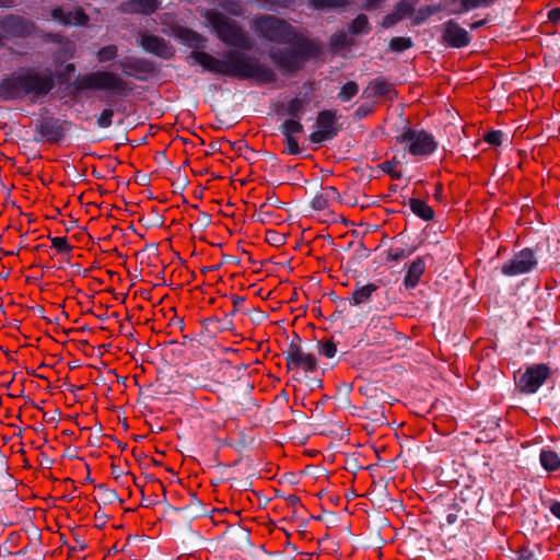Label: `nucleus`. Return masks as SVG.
Instances as JSON below:
<instances>
[{
	"label": "nucleus",
	"mask_w": 560,
	"mask_h": 560,
	"mask_svg": "<svg viewBox=\"0 0 560 560\" xmlns=\"http://www.w3.org/2000/svg\"><path fill=\"white\" fill-rule=\"evenodd\" d=\"M51 18L61 25H85L89 21L88 15L83 10L78 9L75 11H65L62 7H56L51 10Z\"/></svg>",
	"instance_id": "16"
},
{
	"label": "nucleus",
	"mask_w": 560,
	"mask_h": 560,
	"mask_svg": "<svg viewBox=\"0 0 560 560\" xmlns=\"http://www.w3.org/2000/svg\"><path fill=\"white\" fill-rule=\"evenodd\" d=\"M401 20H402V18L395 10H393V12L386 14L383 18L381 25L384 28H389V27L394 26L395 24H397Z\"/></svg>",
	"instance_id": "54"
},
{
	"label": "nucleus",
	"mask_w": 560,
	"mask_h": 560,
	"mask_svg": "<svg viewBox=\"0 0 560 560\" xmlns=\"http://www.w3.org/2000/svg\"><path fill=\"white\" fill-rule=\"evenodd\" d=\"M504 133L501 130H492L485 136V141L491 145L499 147L502 144Z\"/></svg>",
	"instance_id": "53"
},
{
	"label": "nucleus",
	"mask_w": 560,
	"mask_h": 560,
	"mask_svg": "<svg viewBox=\"0 0 560 560\" xmlns=\"http://www.w3.org/2000/svg\"><path fill=\"white\" fill-rule=\"evenodd\" d=\"M137 43L145 52L152 54L162 59H171L175 54V50L168 40L154 34L140 33L137 38Z\"/></svg>",
	"instance_id": "14"
},
{
	"label": "nucleus",
	"mask_w": 560,
	"mask_h": 560,
	"mask_svg": "<svg viewBox=\"0 0 560 560\" xmlns=\"http://www.w3.org/2000/svg\"><path fill=\"white\" fill-rule=\"evenodd\" d=\"M539 460L547 471H556L560 468V457L555 451L541 450Z\"/></svg>",
	"instance_id": "28"
},
{
	"label": "nucleus",
	"mask_w": 560,
	"mask_h": 560,
	"mask_svg": "<svg viewBox=\"0 0 560 560\" xmlns=\"http://www.w3.org/2000/svg\"><path fill=\"white\" fill-rule=\"evenodd\" d=\"M118 66L125 75L132 77L139 81H145L149 75L156 71L153 61L137 56L125 57L118 61Z\"/></svg>",
	"instance_id": "13"
},
{
	"label": "nucleus",
	"mask_w": 560,
	"mask_h": 560,
	"mask_svg": "<svg viewBox=\"0 0 560 560\" xmlns=\"http://www.w3.org/2000/svg\"><path fill=\"white\" fill-rule=\"evenodd\" d=\"M279 131L283 137H294L295 133H302L304 127L300 118H289L279 126Z\"/></svg>",
	"instance_id": "31"
},
{
	"label": "nucleus",
	"mask_w": 560,
	"mask_h": 560,
	"mask_svg": "<svg viewBox=\"0 0 560 560\" xmlns=\"http://www.w3.org/2000/svg\"><path fill=\"white\" fill-rule=\"evenodd\" d=\"M537 265L538 260L535 250L526 247L516 253L512 259L504 262L501 267V272L506 277H515L532 272L536 269Z\"/></svg>",
	"instance_id": "11"
},
{
	"label": "nucleus",
	"mask_w": 560,
	"mask_h": 560,
	"mask_svg": "<svg viewBox=\"0 0 560 560\" xmlns=\"http://www.w3.org/2000/svg\"><path fill=\"white\" fill-rule=\"evenodd\" d=\"M354 44L353 39L348 36L343 31L336 32L330 37V45L332 49H342L351 47Z\"/></svg>",
	"instance_id": "34"
},
{
	"label": "nucleus",
	"mask_w": 560,
	"mask_h": 560,
	"mask_svg": "<svg viewBox=\"0 0 560 560\" xmlns=\"http://www.w3.org/2000/svg\"><path fill=\"white\" fill-rule=\"evenodd\" d=\"M548 20L552 23L560 22V8H553L548 12Z\"/></svg>",
	"instance_id": "64"
},
{
	"label": "nucleus",
	"mask_w": 560,
	"mask_h": 560,
	"mask_svg": "<svg viewBox=\"0 0 560 560\" xmlns=\"http://www.w3.org/2000/svg\"><path fill=\"white\" fill-rule=\"evenodd\" d=\"M179 38L194 48L189 58L207 72L238 80H254L258 84H271L278 80L275 69L256 56L228 50L219 59L201 50L207 45V38L191 28H183Z\"/></svg>",
	"instance_id": "2"
},
{
	"label": "nucleus",
	"mask_w": 560,
	"mask_h": 560,
	"mask_svg": "<svg viewBox=\"0 0 560 560\" xmlns=\"http://www.w3.org/2000/svg\"><path fill=\"white\" fill-rule=\"evenodd\" d=\"M340 117L341 115L336 109L319 110L316 117L317 130L308 136L310 141L314 144H322L335 139L341 130V126L338 124Z\"/></svg>",
	"instance_id": "9"
},
{
	"label": "nucleus",
	"mask_w": 560,
	"mask_h": 560,
	"mask_svg": "<svg viewBox=\"0 0 560 560\" xmlns=\"http://www.w3.org/2000/svg\"><path fill=\"white\" fill-rule=\"evenodd\" d=\"M358 92L359 85L354 81H348L341 86L338 98L342 102H349Z\"/></svg>",
	"instance_id": "39"
},
{
	"label": "nucleus",
	"mask_w": 560,
	"mask_h": 560,
	"mask_svg": "<svg viewBox=\"0 0 560 560\" xmlns=\"http://www.w3.org/2000/svg\"><path fill=\"white\" fill-rule=\"evenodd\" d=\"M202 326H203L205 330L214 335L218 332L232 330L233 322L229 315H225L221 319H219L217 317L206 318L202 322Z\"/></svg>",
	"instance_id": "23"
},
{
	"label": "nucleus",
	"mask_w": 560,
	"mask_h": 560,
	"mask_svg": "<svg viewBox=\"0 0 560 560\" xmlns=\"http://www.w3.org/2000/svg\"><path fill=\"white\" fill-rule=\"evenodd\" d=\"M176 179L172 183V186L174 187V191H183L189 184V179L187 175L182 174V168L177 167L175 171Z\"/></svg>",
	"instance_id": "48"
},
{
	"label": "nucleus",
	"mask_w": 560,
	"mask_h": 560,
	"mask_svg": "<svg viewBox=\"0 0 560 560\" xmlns=\"http://www.w3.org/2000/svg\"><path fill=\"white\" fill-rule=\"evenodd\" d=\"M55 86V73L50 68H20L1 78L0 101L12 102L28 97L36 102L46 97Z\"/></svg>",
	"instance_id": "3"
},
{
	"label": "nucleus",
	"mask_w": 560,
	"mask_h": 560,
	"mask_svg": "<svg viewBox=\"0 0 560 560\" xmlns=\"http://www.w3.org/2000/svg\"><path fill=\"white\" fill-rule=\"evenodd\" d=\"M196 224H198L200 229H206L211 224V215L207 212H200Z\"/></svg>",
	"instance_id": "61"
},
{
	"label": "nucleus",
	"mask_w": 560,
	"mask_h": 560,
	"mask_svg": "<svg viewBox=\"0 0 560 560\" xmlns=\"http://www.w3.org/2000/svg\"><path fill=\"white\" fill-rule=\"evenodd\" d=\"M0 30L8 38H26L36 32L37 26L25 16L10 13L0 20Z\"/></svg>",
	"instance_id": "10"
},
{
	"label": "nucleus",
	"mask_w": 560,
	"mask_h": 560,
	"mask_svg": "<svg viewBox=\"0 0 560 560\" xmlns=\"http://www.w3.org/2000/svg\"><path fill=\"white\" fill-rule=\"evenodd\" d=\"M497 0H451L452 5L459 4V9H451L450 13L455 15H462L468 11L489 7L494 3Z\"/></svg>",
	"instance_id": "21"
},
{
	"label": "nucleus",
	"mask_w": 560,
	"mask_h": 560,
	"mask_svg": "<svg viewBox=\"0 0 560 560\" xmlns=\"http://www.w3.org/2000/svg\"><path fill=\"white\" fill-rule=\"evenodd\" d=\"M419 0H399L394 10L404 19L415 12V8Z\"/></svg>",
	"instance_id": "40"
},
{
	"label": "nucleus",
	"mask_w": 560,
	"mask_h": 560,
	"mask_svg": "<svg viewBox=\"0 0 560 560\" xmlns=\"http://www.w3.org/2000/svg\"><path fill=\"white\" fill-rule=\"evenodd\" d=\"M250 27L260 39L290 45L271 48L268 51L269 59L283 73L298 72L307 61L317 58L322 52L318 44L298 33L293 25L276 15H259L252 21Z\"/></svg>",
	"instance_id": "1"
},
{
	"label": "nucleus",
	"mask_w": 560,
	"mask_h": 560,
	"mask_svg": "<svg viewBox=\"0 0 560 560\" xmlns=\"http://www.w3.org/2000/svg\"><path fill=\"white\" fill-rule=\"evenodd\" d=\"M223 8L233 15H241L243 13V7L238 1H229V4H224Z\"/></svg>",
	"instance_id": "58"
},
{
	"label": "nucleus",
	"mask_w": 560,
	"mask_h": 560,
	"mask_svg": "<svg viewBox=\"0 0 560 560\" xmlns=\"http://www.w3.org/2000/svg\"><path fill=\"white\" fill-rule=\"evenodd\" d=\"M398 164V161L394 158L390 161H385L378 165V167L387 175H389L393 179H400L401 173L396 172L394 170L395 165Z\"/></svg>",
	"instance_id": "46"
},
{
	"label": "nucleus",
	"mask_w": 560,
	"mask_h": 560,
	"mask_svg": "<svg viewBox=\"0 0 560 560\" xmlns=\"http://www.w3.org/2000/svg\"><path fill=\"white\" fill-rule=\"evenodd\" d=\"M287 145L285 152L291 155H298L301 150L299 143L294 137H283Z\"/></svg>",
	"instance_id": "55"
},
{
	"label": "nucleus",
	"mask_w": 560,
	"mask_h": 560,
	"mask_svg": "<svg viewBox=\"0 0 560 560\" xmlns=\"http://www.w3.org/2000/svg\"><path fill=\"white\" fill-rule=\"evenodd\" d=\"M395 139L400 144L409 143L408 152L415 156L430 155L438 148V142L431 133L423 129L417 130L408 126H405Z\"/></svg>",
	"instance_id": "6"
},
{
	"label": "nucleus",
	"mask_w": 560,
	"mask_h": 560,
	"mask_svg": "<svg viewBox=\"0 0 560 560\" xmlns=\"http://www.w3.org/2000/svg\"><path fill=\"white\" fill-rule=\"evenodd\" d=\"M308 102V97L306 94L303 96H295L291 98L285 107V115L290 116L291 118H302V115L304 113V106Z\"/></svg>",
	"instance_id": "27"
},
{
	"label": "nucleus",
	"mask_w": 560,
	"mask_h": 560,
	"mask_svg": "<svg viewBox=\"0 0 560 560\" xmlns=\"http://www.w3.org/2000/svg\"><path fill=\"white\" fill-rule=\"evenodd\" d=\"M118 55V47L114 44L106 45L98 49L96 58L100 62H107L114 60Z\"/></svg>",
	"instance_id": "41"
},
{
	"label": "nucleus",
	"mask_w": 560,
	"mask_h": 560,
	"mask_svg": "<svg viewBox=\"0 0 560 560\" xmlns=\"http://www.w3.org/2000/svg\"><path fill=\"white\" fill-rule=\"evenodd\" d=\"M371 113H372V107L370 105H361L355 109L354 116L359 119H362V118L369 116Z\"/></svg>",
	"instance_id": "62"
},
{
	"label": "nucleus",
	"mask_w": 560,
	"mask_h": 560,
	"mask_svg": "<svg viewBox=\"0 0 560 560\" xmlns=\"http://www.w3.org/2000/svg\"><path fill=\"white\" fill-rule=\"evenodd\" d=\"M436 12V8L425 5L418 9L416 15L412 19L413 25H420L423 22L427 21L428 18H430L432 14Z\"/></svg>",
	"instance_id": "43"
},
{
	"label": "nucleus",
	"mask_w": 560,
	"mask_h": 560,
	"mask_svg": "<svg viewBox=\"0 0 560 560\" xmlns=\"http://www.w3.org/2000/svg\"><path fill=\"white\" fill-rule=\"evenodd\" d=\"M114 115H115L114 109L104 108L96 119L97 127L102 128V129L109 128L113 124Z\"/></svg>",
	"instance_id": "44"
},
{
	"label": "nucleus",
	"mask_w": 560,
	"mask_h": 560,
	"mask_svg": "<svg viewBox=\"0 0 560 560\" xmlns=\"http://www.w3.org/2000/svg\"><path fill=\"white\" fill-rule=\"evenodd\" d=\"M52 247L56 248L59 253H70L72 250V245L69 244L67 237H50Z\"/></svg>",
	"instance_id": "51"
},
{
	"label": "nucleus",
	"mask_w": 560,
	"mask_h": 560,
	"mask_svg": "<svg viewBox=\"0 0 560 560\" xmlns=\"http://www.w3.org/2000/svg\"><path fill=\"white\" fill-rule=\"evenodd\" d=\"M258 154L261 155L262 161L266 164V168L269 167L271 172H276L277 168L281 166L280 161L276 154L268 151L259 152Z\"/></svg>",
	"instance_id": "47"
},
{
	"label": "nucleus",
	"mask_w": 560,
	"mask_h": 560,
	"mask_svg": "<svg viewBox=\"0 0 560 560\" xmlns=\"http://www.w3.org/2000/svg\"><path fill=\"white\" fill-rule=\"evenodd\" d=\"M283 354L288 370L301 369L306 373H314L318 369L316 357L304 351L302 340L298 334L293 335Z\"/></svg>",
	"instance_id": "8"
},
{
	"label": "nucleus",
	"mask_w": 560,
	"mask_h": 560,
	"mask_svg": "<svg viewBox=\"0 0 560 560\" xmlns=\"http://www.w3.org/2000/svg\"><path fill=\"white\" fill-rule=\"evenodd\" d=\"M75 90L110 91L119 95H126L129 91L127 83L118 74L112 71H95L86 73L73 82Z\"/></svg>",
	"instance_id": "5"
},
{
	"label": "nucleus",
	"mask_w": 560,
	"mask_h": 560,
	"mask_svg": "<svg viewBox=\"0 0 560 560\" xmlns=\"http://www.w3.org/2000/svg\"><path fill=\"white\" fill-rule=\"evenodd\" d=\"M395 92L392 84H389L384 78H376L372 80L363 94L366 97H380V96H389L390 93Z\"/></svg>",
	"instance_id": "20"
},
{
	"label": "nucleus",
	"mask_w": 560,
	"mask_h": 560,
	"mask_svg": "<svg viewBox=\"0 0 560 560\" xmlns=\"http://www.w3.org/2000/svg\"><path fill=\"white\" fill-rule=\"evenodd\" d=\"M151 213L153 214V218H150V219L141 218L139 220V222L142 223L145 226V229L155 228V226L156 228L162 226L163 223H164V219L159 213L158 208L156 207H152Z\"/></svg>",
	"instance_id": "42"
},
{
	"label": "nucleus",
	"mask_w": 560,
	"mask_h": 560,
	"mask_svg": "<svg viewBox=\"0 0 560 560\" xmlns=\"http://www.w3.org/2000/svg\"><path fill=\"white\" fill-rule=\"evenodd\" d=\"M265 205L259 207V212L253 215V219L260 223H269L271 218L275 215L272 211H264Z\"/></svg>",
	"instance_id": "56"
},
{
	"label": "nucleus",
	"mask_w": 560,
	"mask_h": 560,
	"mask_svg": "<svg viewBox=\"0 0 560 560\" xmlns=\"http://www.w3.org/2000/svg\"><path fill=\"white\" fill-rule=\"evenodd\" d=\"M246 368V365H233L229 360L219 361L218 372L222 373L221 383H231L240 380Z\"/></svg>",
	"instance_id": "19"
},
{
	"label": "nucleus",
	"mask_w": 560,
	"mask_h": 560,
	"mask_svg": "<svg viewBox=\"0 0 560 560\" xmlns=\"http://www.w3.org/2000/svg\"><path fill=\"white\" fill-rule=\"evenodd\" d=\"M408 203L412 213L419 219L423 221H432L434 219V210L424 200L419 198H410Z\"/></svg>",
	"instance_id": "24"
},
{
	"label": "nucleus",
	"mask_w": 560,
	"mask_h": 560,
	"mask_svg": "<svg viewBox=\"0 0 560 560\" xmlns=\"http://www.w3.org/2000/svg\"><path fill=\"white\" fill-rule=\"evenodd\" d=\"M550 376V369L544 363L534 364L526 369L516 380V386L523 394L536 393Z\"/></svg>",
	"instance_id": "12"
},
{
	"label": "nucleus",
	"mask_w": 560,
	"mask_h": 560,
	"mask_svg": "<svg viewBox=\"0 0 560 560\" xmlns=\"http://www.w3.org/2000/svg\"><path fill=\"white\" fill-rule=\"evenodd\" d=\"M327 206L328 201L323 194L316 195L311 201V207L316 211L324 210Z\"/></svg>",
	"instance_id": "57"
},
{
	"label": "nucleus",
	"mask_w": 560,
	"mask_h": 560,
	"mask_svg": "<svg viewBox=\"0 0 560 560\" xmlns=\"http://www.w3.org/2000/svg\"><path fill=\"white\" fill-rule=\"evenodd\" d=\"M95 488L98 490V498H95L96 503L107 505L116 501L121 502L116 490L108 488L105 483H98Z\"/></svg>",
	"instance_id": "29"
},
{
	"label": "nucleus",
	"mask_w": 560,
	"mask_h": 560,
	"mask_svg": "<svg viewBox=\"0 0 560 560\" xmlns=\"http://www.w3.org/2000/svg\"><path fill=\"white\" fill-rule=\"evenodd\" d=\"M355 255L359 259H366L370 256V250L362 242H360L355 249Z\"/></svg>",
	"instance_id": "63"
},
{
	"label": "nucleus",
	"mask_w": 560,
	"mask_h": 560,
	"mask_svg": "<svg viewBox=\"0 0 560 560\" xmlns=\"http://www.w3.org/2000/svg\"><path fill=\"white\" fill-rule=\"evenodd\" d=\"M304 383L307 385L310 390H314L315 388H320L323 386V381L318 377L312 376V374H307Z\"/></svg>",
	"instance_id": "60"
},
{
	"label": "nucleus",
	"mask_w": 560,
	"mask_h": 560,
	"mask_svg": "<svg viewBox=\"0 0 560 560\" xmlns=\"http://www.w3.org/2000/svg\"><path fill=\"white\" fill-rule=\"evenodd\" d=\"M206 18L217 37L228 47H231L230 50H238L246 54V51H250L254 48L255 40L237 21L217 10L208 12Z\"/></svg>",
	"instance_id": "4"
},
{
	"label": "nucleus",
	"mask_w": 560,
	"mask_h": 560,
	"mask_svg": "<svg viewBox=\"0 0 560 560\" xmlns=\"http://www.w3.org/2000/svg\"><path fill=\"white\" fill-rule=\"evenodd\" d=\"M266 242L272 246L279 247L285 243V236L275 230H268L266 233Z\"/></svg>",
	"instance_id": "50"
},
{
	"label": "nucleus",
	"mask_w": 560,
	"mask_h": 560,
	"mask_svg": "<svg viewBox=\"0 0 560 560\" xmlns=\"http://www.w3.org/2000/svg\"><path fill=\"white\" fill-rule=\"evenodd\" d=\"M159 8L156 0H129L126 10L131 13L152 14Z\"/></svg>",
	"instance_id": "25"
},
{
	"label": "nucleus",
	"mask_w": 560,
	"mask_h": 560,
	"mask_svg": "<svg viewBox=\"0 0 560 560\" xmlns=\"http://www.w3.org/2000/svg\"><path fill=\"white\" fill-rule=\"evenodd\" d=\"M326 200L329 202V201H334V200H340V194L339 191L337 190L336 187L334 186H328L324 189V192H322Z\"/></svg>",
	"instance_id": "59"
},
{
	"label": "nucleus",
	"mask_w": 560,
	"mask_h": 560,
	"mask_svg": "<svg viewBox=\"0 0 560 560\" xmlns=\"http://www.w3.org/2000/svg\"><path fill=\"white\" fill-rule=\"evenodd\" d=\"M15 486V480L8 472V463L4 456L0 460V492L11 491Z\"/></svg>",
	"instance_id": "32"
},
{
	"label": "nucleus",
	"mask_w": 560,
	"mask_h": 560,
	"mask_svg": "<svg viewBox=\"0 0 560 560\" xmlns=\"http://www.w3.org/2000/svg\"><path fill=\"white\" fill-rule=\"evenodd\" d=\"M30 541L26 544V546L22 549H20L15 555L22 556L27 552H33L36 555H40V547H42V534L36 527H33V532L30 535Z\"/></svg>",
	"instance_id": "30"
},
{
	"label": "nucleus",
	"mask_w": 560,
	"mask_h": 560,
	"mask_svg": "<svg viewBox=\"0 0 560 560\" xmlns=\"http://www.w3.org/2000/svg\"><path fill=\"white\" fill-rule=\"evenodd\" d=\"M352 390V384L350 383H342L340 384V386L338 387V394H337V399L339 401V407L340 408H350L351 407V401H350V397H349V394L351 393Z\"/></svg>",
	"instance_id": "38"
},
{
	"label": "nucleus",
	"mask_w": 560,
	"mask_h": 560,
	"mask_svg": "<svg viewBox=\"0 0 560 560\" xmlns=\"http://www.w3.org/2000/svg\"><path fill=\"white\" fill-rule=\"evenodd\" d=\"M378 289L380 285L373 282L366 284L357 283L351 295L348 298L349 305L360 306L370 303Z\"/></svg>",
	"instance_id": "17"
},
{
	"label": "nucleus",
	"mask_w": 560,
	"mask_h": 560,
	"mask_svg": "<svg viewBox=\"0 0 560 560\" xmlns=\"http://www.w3.org/2000/svg\"><path fill=\"white\" fill-rule=\"evenodd\" d=\"M389 49L395 52H402L413 46L411 37L397 36L389 40Z\"/></svg>",
	"instance_id": "36"
},
{
	"label": "nucleus",
	"mask_w": 560,
	"mask_h": 560,
	"mask_svg": "<svg viewBox=\"0 0 560 560\" xmlns=\"http://www.w3.org/2000/svg\"><path fill=\"white\" fill-rule=\"evenodd\" d=\"M416 248H410L408 250L397 247L387 250V261H398L400 259L409 257Z\"/></svg>",
	"instance_id": "45"
},
{
	"label": "nucleus",
	"mask_w": 560,
	"mask_h": 560,
	"mask_svg": "<svg viewBox=\"0 0 560 560\" xmlns=\"http://www.w3.org/2000/svg\"><path fill=\"white\" fill-rule=\"evenodd\" d=\"M226 143L231 147L232 150H234L235 152H237L241 155H245L246 153H250V154L259 153L257 151H254L252 148H249L247 142H245L244 140H240L237 142H231V141L226 140Z\"/></svg>",
	"instance_id": "49"
},
{
	"label": "nucleus",
	"mask_w": 560,
	"mask_h": 560,
	"mask_svg": "<svg viewBox=\"0 0 560 560\" xmlns=\"http://www.w3.org/2000/svg\"><path fill=\"white\" fill-rule=\"evenodd\" d=\"M349 4V0H308L314 10L339 9Z\"/></svg>",
	"instance_id": "33"
},
{
	"label": "nucleus",
	"mask_w": 560,
	"mask_h": 560,
	"mask_svg": "<svg viewBox=\"0 0 560 560\" xmlns=\"http://www.w3.org/2000/svg\"><path fill=\"white\" fill-rule=\"evenodd\" d=\"M442 39L450 47L464 48L470 44L471 36L456 21L448 20L443 24Z\"/></svg>",
	"instance_id": "15"
},
{
	"label": "nucleus",
	"mask_w": 560,
	"mask_h": 560,
	"mask_svg": "<svg viewBox=\"0 0 560 560\" xmlns=\"http://www.w3.org/2000/svg\"><path fill=\"white\" fill-rule=\"evenodd\" d=\"M72 126L73 124L69 120H61L54 116L43 117L35 125L34 141L59 143Z\"/></svg>",
	"instance_id": "7"
},
{
	"label": "nucleus",
	"mask_w": 560,
	"mask_h": 560,
	"mask_svg": "<svg viewBox=\"0 0 560 560\" xmlns=\"http://www.w3.org/2000/svg\"><path fill=\"white\" fill-rule=\"evenodd\" d=\"M425 270V260L423 257L418 256L408 267L404 277V285L407 290L415 289Z\"/></svg>",
	"instance_id": "18"
},
{
	"label": "nucleus",
	"mask_w": 560,
	"mask_h": 560,
	"mask_svg": "<svg viewBox=\"0 0 560 560\" xmlns=\"http://www.w3.org/2000/svg\"><path fill=\"white\" fill-rule=\"evenodd\" d=\"M317 351L320 355L332 359L337 353V342L334 341V337L317 341Z\"/></svg>",
	"instance_id": "35"
},
{
	"label": "nucleus",
	"mask_w": 560,
	"mask_h": 560,
	"mask_svg": "<svg viewBox=\"0 0 560 560\" xmlns=\"http://www.w3.org/2000/svg\"><path fill=\"white\" fill-rule=\"evenodd\" d=\"M167 511H173V514H177V515L182 516V518L187 522H190L191 520L196 518V517H190V513H192V511L189 509V506L187 504L184 506H179V508H176L173 505H167Z\"/></svg>",
	"instance_id": "52"
},
{
	"label": "nucleus",
	"mask_w": 560,
	"mask_h": 560,
	"mask_svg": "<svg viewBox=\"0 0 560 560\" xmlns=\"http://www.w3.org/2000/svg\"><path fill=\"white\" fill-rule=\"evenodd\" d=\"M362 411L364 412L363 417L372 422L378 424H384L386 422L384 407L374 400L369 399L364 404Z\"/></svg>",
	"instance_id": "22"
},
{
	"label": "nucleus",
	"mask_w": 560,
	"mask_h": 560,
	"mask_svg": "<svg viewBox=\"0 0 560 560\" xmlns=\"http://www.w3.org/2000/svg\"><path fill=\"white\" fill-rule=\"evenodd\" d=\"M189 509L192 511L190 513V517H200L208 513L207 509L202 504V502L198 499L196 492H189V503L187 504Z\"/></svg>",
	"instance_id": "37"
},
{
	"label": "nucleus",
	"mask_w": 560,
	"mask_h": 560,
	"mask_svg": "<svg viewBox=\"0 0 560 560\" xmlns=\"http://www.w3.org/2000/svg\"><path fill=\"white\" fill-rule=\"evenodd\" d=\"M371 30H372V27L369 22V18L363 13L358 14L348 24V33L352 36L366 35L371 32Z\"/></svg>",
	"instance_id": "26"
}]
</instances>
